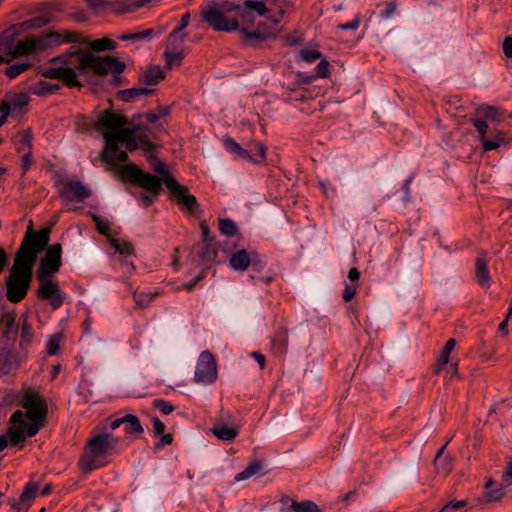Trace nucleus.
Here are the masks:
<instances>
[{
    "label": "nucleus",
    "mask_w": 512,
    "mask_h": 512,
    "mask_svg": "<svg viewBox=\"0 0 512 512\" xmlns=\"http://www.w3.org/2000/svg\"><path fill=\"white\" fill-rule=\"evenodd\" d=\"M128 151H134L136 149H142L146 152H151L154 149L153 143L149 137L144 134H139L130 141L125 142Z\"/></svg>",
    "instance_id": "obj_30"
},
{
    "label": "nucleus",
    "mask_w": 512,
    "mask_h": 512,
    "mask_svg": "<svg viewBox=\"0 0 512 512\" xmlns=\"http://www.w3.org/2000/svg\"><path fill=\"white\" fill-rule=\"evenodd\" d=\"M28 39L35 54L50 49L46 33L40 34L39 36H30Z\"/></svg>",
    "instance_id": "obj_36"
},
{
    "label": "nucleus",
    "mask_w": 512,
    "mask_h": 512,
    "mask_svg": "<svg viewBox=\"0 0 512 512\" xmlns=\"http://www.w3.org/2000/svg\"><path fill=\"white\" fill-rule=\"evenodd\" d=\"M60 86L58 84L48 83L46 81H41L37 88L34 89V94L36 95H47L55 93L59 90Z\"/></svg>",
    "instance_id": "obj_46"
},
{
    "label": "nucleus",
    "mask_w": 512,
    "mask_h": 512,
    "mask_svg": "<svg viewBox=\"0 0 512 512\" xmlns=\"http://www.w3.org/2000/svg\"><path fill=\"white\" fill-rule=\"evenodd\" d=\"M60 190V196L69 201H83L91 196V190L80 181H66Z\"/></svg>",
    "instance_id": "obj_19"
},
{
    "label": "nucleus",
    "mask_w": 512,
    "mask_h": 512,
    "mask_svg": "<svg viewBox=\"0 0 512 512\" xmlns=\"http://www.w3.org/2000/svg\"><path fill=\"white\" fill-rule=\"evenodd\" d=\"M85 44H88V46L94 50V51H97V52H100V51H111V50H114L115 47H116V43L109 39V38H101V39H97V40H94L92 42H87Z\"/></svg>",
    "instance_id": "obj_38"
},
{
    "label": "nucleus",
    "mask_w": 512,
    "mask_h": 512,
    "mask_svg": "<svg viewBox=\"0 0 512 512\" xmlns=\"http://www.w3.org/2000/svg\"><path fill=\"white\" fill-rule=\"evenodd\" d=\"M150 1L151 0H135L132 5H124L123 3H121V8L115 9V13L122 14V13L134 11V10L144 6L145 4L149 3Z\"/></svg>",
    "instance_id": "obj_54"
},
{
    "label": "nucleus",
    "mask_w": 512,
    "mask_h": 512,
    "mask_svg": "<svg viewBox=\"0 0 512 512\" xmlns=\"http://www.w3.org/2000/svg\"><path fill=\"white\" fill-rule=\"evenodd\" d=\"M503 52L507 58H512V36H507L503 41Z\"/></svg>",
    "instance_id": "obj_64"
},
{
    "label": "nucleus",
    "mask_w": 512,
    "mask_h": 512,
    "mask_svg": "<svg viewBox=\"0 0 512 512\" xmlns=\"http://www.w3.org/2000/svg\"><path fill=\"white\" fill-rule=\"evenodd\" d=\"M265 263L264 259L254 250H246L244 248L231 253L229 257V266L237 272H244L250 266L259 271L264 267Z\"/></svg>",
    "instance_id": "obj_13"
},
{
    "label": "nucleus",
    "mask_w": 512,
    "mask_h": 512,
    "mask_svg": "<svg viewBox=\"0 0 512 512\" xmlns=\"http://www.w3.org/2000/svg\"><path fill=\"white\" fill-rule=\"evenodd\" d=\"M475 276L478 284L482 287L491 285V277L488 270V262L485 256H479L475 263Z\"/></svg>",
    "instance_id": "obj_26"
},
{
    "label": "nucleus",
    "mask_w": 512,
    "mask_h": 512,
    "mask_svg": "<svg viewBox=\"0 0 512 512\" xmlns=\"http://www.w3.org/2000/svg\"><path fill=\"white\" fill-rule=\"evenodd\" d=\"M51 228L45 227L34 231L33 221L29 220L27 231L17 250V253L38 256L48 246Z\"/></svg>",
    "instance_id": "obj_7"
},
{
    "label": "nucleus",
    "mask_w": 512,
    "mask_h": 512,
    "mask_svg": "<svg viewBox=\"0 0 512 512\" xmlns=\"http://www.w3.org/2000/svg\"><path fill=\"white\" fill-rule=\"evenodd\" d=\"M300 57L307 63H314L322 57L321 52L313 49H302L299 52Z\"/></svg>",
    "instance_id": "obj_50"
},
{
    "label": "nucleus",
    "mask_w": 512,
    "mask_h": 512,
    "mask_svg": "<svg viewBox=\"0 0 512 512\" xmlns=\"http://www.w3.org/2000/svg\"><path fill=\"white\" fill-rule=\"evenodd\" d=\"M88 7L96 12L100 13L102 11L112 9L115 12V9L121 8V2L118 0H85Z\"/></svg>",
    "instance_id": "obj_31"
},
{
    "label": "nucleus",
    "mask_w": 512,
    "mask_h": 512,
    "mask_svg": "<svg viewBox=\"0 0 512 512\" xmlns=\"http://www.w3.org/2000/svg\"><path fill=\"white\" fill-rule=\"evenodd\" d=\"M123 425H125L124 431L128 437L137 439L144 432V428L141 425L139 418L135 414H125Z\"/></svg>",
    "instance_id": "obj_25"
},
{
    "label": "nucleus",
    "mask_w": 512,
    "mask_h": 512,
    "mask_svg": "<svg viewBox=\"0 0 512 512\" xmlns=\"http://www.w3.org/2000/svg\"><path fill=\"white\" fill-rule=\"evenodd\" d=\"M145 128L141 125L134 126L133 128H126L121 126L116 133L107 135V145L101 153V160L109 166L108 170L116 169L121 166L122 163L128 161V154L125 151L118 150V143H125L130 141L137 135L141 134V131Z\"/></svg>",
    "instance_id": "obj_5"
},
{
    "label": "nucleus",
    "mask_w": 512,
    "mask_h": 512,
    "mask_svg": "<svg viewBox=\"0 0 512 512\" xmlns=\"http://www.w3.org/2000/svg\"><path fill=\"white\" fill-rule=\"evenodd\" d=\"M356 291H357V283H346L345 285V288L343 290V299L346 301V302H349L351 301L354 296L356 295Z\"/></svg>",
    "instance_id": "obj_59"
},
{
    "label": "nucleus",
    "mask_w": 512,
    "mask_h": 512,
    "mask_svg": "<svg viewBox=\"0 0 512 512\" xmlns=\"http://www.w3.org/2000/svg\"><path fill=\"white\" fill-rule=\"evenodd\" d=\"M154 92H155V89L144 88V87L129 88V89L120 90L117 93V97L124 102H133L135 99H137L141 96H150V95L154 94Z\"/></svg>",
    "instance_id": "obj_29"
},
{
    "label": "nucleus",
    "mask_w": 512,
    "mask_h": 512,
    "mask_svg": "<svg viewBox=\"0 0 512 512\" xmlns=\"http://www.w3.org/2000/svg\"><path fill=\"white\" fill-rule=\"evenodd\" d=\"M481 142L484 151L498 149L501 144L505 143L504 133L502 131H497L493 139H488L485 137L481 140Z\"/></svg>",
    "instance_id": "obj_37"
},
{
    "label": "nucleus",
    "mask_w": 512,
    "mask_h": 512,
    "mask_svg": "<svg viewBox=\"0 0 512 512\" xmlns=\"http://www.w3.org/2000/svg\"><path fill=\"white\" fill-rule=\"evenodd\" d=\"M116 169L122 181L131 182L148 191L153 196L160 194L163 183L157 176L143 172L137 165L132 163L125 164Z\"/></svg>",
    "instance_id": "obj_6"
},
{
    "label": "nucleus",
    "mask_w": 512,
    "mask_h": 512,
    "mask_svg": "<svg viewBox=\"0 0 512 512\" xmlns=\"http://www.w3.org/2000/svg\"><path fill=\"white\" fill-rule=\"evenodd\" d=\"M217 377L216 363L211 353L202 352L198 358L195 380L199 383H211Z\"/></svg>",
    "instance_id": "obj_17"
},
{
    "label": "nucleus",
    "mask_w": 512,
    "mask_h": 512,
    "mask_svg": "<svg viewBox=\"0 0 512 512\" xmlns=\"http://www.w3.org/2000/svg\"><path fill=\"white\" fill-rule=\"evenodd\" d=\"M153 406L160 410L164 415H169L175 410V407L170 402L163 399H155L153 401Z\"/></svg>",
    "instance_id": "obj_53"
},
{
    "label": "nucleus",
    "mask_w": 512,
    "mask_h": 512,
    "mask_svg": "<svg viewBox=\"0 0 512 512\" xmlns=\"http://www.w3.org/2000/svg\"><path fill=\"white\" fill-rule=\"evenodd\" d=\"M14 45L9 37L0 35V56L6 58L5 63H9L15 58L13 53Z\"/></svg>",
    "instance_id": "obj_34"
},
{
    "label": "nucleus",
    "mask_w": 512,
    "mask_h": 512,
    "mask_svg": "<svg viewBox=\"0 0 512 512\" xmlns=\"http://www.w3.org/2000/svg\"><path fill=\"white\" fill-rule=\"evenodd\" d=\"M477 114L495 123H503L512 119V112H508L500 107L482 104L477 107Z\"/></svg>",
    "instance_id": "obj_21"
},
{
    "label": "nucleus",
    "mask_w": 512,
    "mask_h": 512,
    "mask_svg": "<svg viewBox=\"0 0 512 512\" xmlns=\"http://www.w3.org/2000/svg\"><path fill=\"white\" fill-rule=\"evenodd\" d=\"M61 335L55 334L53 335L47 344V354L48 355H56L60 349Z\"/></svg>",
    "instance_id": "obj_52"
},
{
    "label": "nucleus",
    "mask_w": 512,
    "mask_h": 512,
    "mask_svg": "<svg viewBox=\"0 0 512 512\" xmlns=\"http://www.w3.org/2000/svg\"><path fill=\"white\" fill-rule=\"evenodd\" d=\"M272 349L274 353L283 355L288 347V329L280 327L272 338Z\"/></svg>",
    "instance_id": "obj_28"
},
{
    "label": "nucleus",
    "mask_w": 512,
    "mask_h": 512,
    "mask_svg": "<svg viewBox=\"0 0 512 512\" xmlns=\"http://www.w3.org/2000/svg\"><path fill=\"white\" fill-rule=\"evenodd\" d=\"M244 5L248 11H255L260 16L264 15L267 11V8L263 1L247 0V1H245Z\"/></svg>",
    "instance_id": "obj_47"
},
{
    "label": "nucleus",
    "mask_w": 512,
    "mask_h": 512,
    "mask_svg": "<svg viewBox=\"0 0 512 512\" xmlns=\"http://www.w3.org/2000/svg\"><path fill=\"white\" fill-rule=\"evenodd\" d=\"M270 21L273 25V31L262 32L259 29L256 31H248L247 28H240L237 20L226 18V32L238 30L241 33V38L244 43L252 46L258 42L265 41L277 30L278 19H272Z\"/></svg>",
    "instance_id": "obj_16"
},
{
    "label": "nucleus",
    "mask_w": 512,
    "mask_h": 512,
    "mask_svg": "<svg viewBox=\"0 0 512 512\" xmlns=\"http://www.w3.org/2000/svg\"><path fill=\"white\" fill-rule=\"evenodd\" d=\"M158 294V292H135L133 297L138 308H145L155 299L156 296H158Z\"/></svg>",
    "instance_id": "obj_41"
},
{
    "label": "nucleus",
    "mask_w": 512,
    "mask_h": 512,
    "mask_svg": "<svg viewBox=\"0 0 512 512\" xmlns=\"http://www.w3.org/2000/svg\"><path fill=\"white\" fill-rule=\"evenodd\" d=\"M290 508L294 512H320L319 507L309 500L302 502L291 501Z\"/></svg>",
    "instance_id": "obj_40"
},
{
    "label": "nucleus",
    "mask_w": 512,
    "mask_h": 512,
    "mask_svg": "<svg viewBox=\"0 0 512 512\" xmlns=\"http://www.w3.org/2000/svg\"><path fill=\"white\" fill-rule=\"evenodd\" d=\"M261 467L262 466L260 463L253 462V463L249 464L242 472L236 474L234 480L236 482L246 480V479L252 477L253 475H255L257 472H259Z\"/></svg>",
    "instance_id": "obj_43"
},
{
    "label": "nucleus",
    "mask_w": 512,
    "mask_h": 512,
    "mask_svg": "<svg viewBox=\"0 0 512 512\" xmlns=\"http://www.w3.org/2000/svg\"><path fill=\"white\" fill-rule=\"evenodd\" d=\"M226 150L229 151L236 160L261 164L266 160V147L263 143L254 142L249 144L248 148L241 147L234 139L226 138Z\"/></svg>",
    "instance_id": "obj_8"
},
{
    "label": "nucleus",
    "mask_w": 512,
    "mask_h": 512,
    "mask_svg": "<svg viewBox=\"0 0 512 512\" xmlns=\"http://www.w3.org/2000/svg\"><path fill=\"white\" fill-rule=\"evenodd\" d=\"M31 67V64L30 63H16V64H12L10 66H8L6 69H5V74L10 78V79H14L15 77H17L18 75H20L21 73L25 72L26 70H28L29 68Z\"/></svg>",
    "instance_id": "obj_45"
},
{
    "label": "nucleus",
    "mask_w": 512,
    "mask_h": 512,
    "mask_svg": "<svg viewBox=\"0 0 512 512\" xmlns=\"http://www.w3.org/2000/svg\"><path fill=\"white\" fill-rule=\"evenodd\" d=\"M163 56L166 61V67L168 69H172L174 67H179L181 65L182 60L184 58V53L182 51H170L167 48Z\"/></svg>",
    "instance_id": "obj_35"
},
{
    "label": "nucleus",
    "mask_w": 512,
    "mask_h": 512,
    "mask_svg": "<svg viewBox=\"0 0 512 512\" xmlns=\"http://www.w3.org/2000/svg\"><path fill=\"white\" fill-rule=\"evenodd\" d=\"M201 230L202 243L204 245H212V242H216L214 237L210 234V229L205 220H202L199 224Z\"/></svg>",
    "instance_id": "obj_51"
},
{
    "label": "nucleus",
    "mask_w": 512,
    "mask_h": 512,
    "mask_svg": "<svg viewBox=\"0 0 512 512\" xmlns=\"http://www.w3.org/2000/svg\"><path fill=\"white\" fill-rule=\"evenodd\" d=\"M329 67H330V64L328 61L326 60H322L320 61L314 71H315V75L317 77H320V78H325L329 75Z\"/></svg>",
    "instance_id": "obj_58"
},
{
    "label": "nucleus",
    "mask_w": 512,
    "mask_h": 512,
    "mask_svg": "<svg viewBox=\"0 0 512 512\" xmlns=\"http://www.w3.org/2000/svg\"><path fill=\"white\" fill-rule=\"evenodd\" d=\"M126 124L127 119L124 116L113 113L111 110H105L92 124V128L102 133L104 143L107 145V135L109 133H116L121 126H125Z\"/></svg>",
    "instance_id": "obj_15"
},
{
    "label": "nucleus",
    "mask_w": 512,
    "mask_h": 512,
    "mask_svg": "<svg viewBox=\"0 0 512 512\" xmlns=\"http://www.w3.org/2000/svg\"><path fill=\"white\" fill-rule=\"evenodd\" d=\"M467 505L466 500H453L447 503L439 512H451L452 510H457L463 508Z\"/></svg>",
    "instance_id": "obj_60"
},
{
    "label": "nucleus",
    "mask_w": 512,
    "mask_h": 512,
    "mask_svg": "<svg viewBox=\"0 0 512 512\" xmlns=\"http://www.w3.org/2000/svg\"><path fill=\"white\" fill-rule=\"evenodd\" d=\"M200 17L214 31H224V0H207L201 6Z\"/></svg>",
    "instance_id": "obj_11"
},
{
    "label": "nucleus",
    "mask_w": 512,
    "mask_h": 512,
    "mask_svg": "<svg viewBox=\"0 0 512 512\" xmlns=\"http://www.w3.org/2000/svg\"><path fill=\"white\" fill-rule=\"evenodd\" d=\"M473 125L476 128L477 132L480 134L481 140L485 138V135L488 130V124L485 120L476 119L473 121Z\"/></svg>",
    "instance_id": "obj_61"
},
{
    "label": "nucleus",
    "mask_w": 512,
    "mask_h": 512,
    "mask_svg": "<svg viewBox=\"0 0 512 512\" xmlns=\"http://www.w3.org/2000/svg\"><path fill=\"white\" fill-rule=\"evenodd\" d=\"M190 22V13L186 12L182 15L180 24L177 28H175L170 34V38H179L180 41H184L186 38V33H182L181 31L185 29Z\"/></svg>",
    "instance_id": "obj_42"
},
{
    "label": "nucleus",
    "mask_w": 512,
    "mask_h": 512,
    "mask_svg": "<svg viewBox=\"0 0 512 512\" xmlns=\"http://www.w3.org/2000/svg\"><path fill=\"white\" fill-rule=\"evenodd\" d=\"M217 245V242H212V245H195L190 254L191 262L204 268L210 267L217 257Z\"/></svg>",
    "instance_id": "obj_18"
},
{
    "label": "nucleus",
    "mask_w": 512,
    "mask_h": 512,
    "mask_svg": "<svg viewBox=\"0 0 512 512\" xmlns=\"http://www.w3.org/2000/svg\"><path fill=\"white\" fill-rule=\"evenodd\" d=\"M21 338L27 343L31 342L33 339L32 326L26 318L21 325Z\"/></svg>",
    "instance_id": "obj_57"
},
{
    "label": "nucleus",
    "mask_w": 512,
    "mask_h": 512,
    "mask_svg": "<svg viewBox=\"0 0 512 512\" xmlns=\"http://www.w3.org/2000/svg\"><path fill=\"white\" fill-rule=\"evenodd\" d=\"M0 328L3 337L6 339H15L17 335L16 314L13 311H5L0 315Z\"/></svg>",
    "instance_id": "obj_23"
},
{
    "label": "nucleus",
    "mask_w": 512,
    "mask_h": 512,
    "mask_svg": "<svg viewBox=\"0 0 512 512\" xmlns=\"http://www.w3.org/2000/svg\"><path fill=\"white\" fill-rule=\"evenodd\" d=\"M30 101L31 98L27 93H7L0 102V127L6 122L9 115L22 116Z\"/></svg>",
    "instance_id": "obj_9"
},
{
    "label": "nucleus",
    "mask_w": 512,
    "mask_h": 512,
    "mask_svg": "<svg viewBox=\"0 0 512 512\" xmlns=\"http://www.w3.org/2000/svg\"><path fill=\"white\" fill-rule=\"evenodd\" d=\"M20 405L25 412L16 410L11 415V426L7 436H0V452L8 446V439L11 445L22 447L26 437L35 436L46 424L48 406L46 400L35 388L23 389Z\"/></svg>",
    "instance_id": "obj_2"
},
{
    "label": "nucleus",
    "mask_w": 512,
    "mask_h": 512,
    "mask_svg": "<svg viewBox=\"0 0 512 512\" xmlns=\"http://www.w3.org/2000/svg\"><path fill=\"white\" fill-rule=\"evenodd\" d=\"M446 445H443L436 453L434 458L435 468L438 474L443 476H447L452 468L453 462L452 457L448 454H445Z\"/></svg>",
    "instance_id": "obj_24"
},
{
    "label": "nucleus",
    "mask_w": 512,
    "mask_h": 512,
    "mask_svg": "<svg viewBox=\"0 0 512 512\" xmlns=\"http://www.w3.org/2000/svg\"><path fill=\"white\" fill-rule=\"evenodd\" d=\"M233 237L237 238L238 240L241 239L239 228L234 221L226 218V238H233Z\"/></svg>",
    "instance_id": "obj_56"
},
{
    "label": "nucleus",
    "mask_w": 512,
    "mask_h": 512,
    "mask_svg": "<svg viewBox=\"0 0 512 512\" xmlns=\"http://www.w3.org/2000/svg\"><path fill=\"white\" fill-rule=\"evenodd\" d=\"M36 277L39 282L37 296L49 300L54 310L60 308L66 299V294L60 290L58 282L52 280L49 275L36 274Z\"/></svg>",
    "instance_id": "obj_10"
},
{
    "label": "nucleus",
    "mask_w": 512,
    "mask_h": 512,
    "mask_svg": "<svg viewBox=\"0 0 512 512\" xmlns=\"http://www.w3.org/2000/svg\"><path fill=\"white\" fill-rule=\"evenodd\" d=\"M505 495V488L499 487L494 490L487 491L484 495L487 502H497L501 500Z\"/></svg>",
    "instance_id": "obj_55"
},
{
    "label": "nucleus",
    "mask_w": 512,
    "mask_h": 512,
    "mask_svg": "<svg viewBox=\"0 0 512 512\" xmlns=\"http://www.w3.org/2000/svg\"><path fill=\"white\" fill-rule=\"evenodd\" d=\"M44 250L45 254L40 259L36 274L53 276L62 266V245L53 244Z\"/></svg>",
    "instance_id": "obj_14"
},
{
    "label": "nucleus",
    "mask_w": 512,
    "mask_h": 512,
    "mask_svg": "<svg viewBox=\"0 0 512 512\" xmlns=\"http://www.w3.org/2000/svg\"><path fill=\"white\" fill-rule=\"evenodd\" d=\"M30 504L22 502L20 498L18 500L11 501V508L13 512H26L29 509Z\"/></svg>",
    "instance_id": "obj_63"
},
{
    "label": "nucleus",
    "mask_w": 512,
    "mask_h": 512,
    "mask_svg": "<svg viewBox=\"0 0 512 512\" xmlns=\"http://www.w3.org/2000/svg\"><path fill=\"white\" fill-rule=\"evenodd\" d=\"M164 79V73L160 66L154 65L139 75V82L146 86H154Z\"/></svg>",
    "instance_id": "obj_27"
},
{
    "label": "nucleus",
    "mask_w": 512,
    "mask_h": 512,
    "mask_svg": "<svg viewBox=\"0 0 512 512\" xmlns=\"http://www.w3.org/2000/svg\"><path fill=\"white\" fill-rule=\"evenodd\" d=\"M109 242L115 251L121 255L131 256L134 253L133 245L126 240L110 237Z\"/></svg>",
    "instance_id": "obj_33"
},
{
    "label": "nucleus",
    "mask_w": 512,
    "mask_h": 512,
    "mask_svg": "<svg viewBox=\"0 0 512 512\" xmlns=\"http://www.w3.org/2000/svg\"><path fill=\"white\" fill-rule=\"evenodd\" d=\"M50 49L65 43L85 44L86 40L81 33L70 30L52 31L46 33Z\"/></svg>",
    "instance_id": "obj_20"
},
{
    "label": "nucleus",
    "mask_w": 512,
    "mask_h": 512,
    "mask_svg": "<svg viewBox=\"0 0 512 512\" xmlns=\"http://www.w3.org/2000/svg\"><path fill=\"white\" fill-rule=\"evenodd\" d=\"M151 166L153 171L158 175V178L167 188L169 179H176L171 173L168 166L156 158H151Z\"/></svg>",
    "instance_id": "obj_32"
},
{
    "label": "nucleus",
    "mask_w": 512,
    "mask_h": 512,
    "mask_svg": "<svg viewBox=\"0 0 512 512\" xmlns=\"http://www.w3.org/2000/svg\"><path fill=\"white\" fill-rule=\"evenodd\" d=\"M49 62L53 66L42 69L40 74L47 79L59 80L70 88L81 87L78 75L93 73L103 77L108 73L120 74L126 68L124 62L113 56H97L76 48H70Z\"/></svg>",
    "instance_id": "obj_1"
},
{
    "label": "nucleus",
    "mask_w": 512,
    "mask_h": 512,
    "mask_svg": "<svg viewBox=\"0 0 512 512\" xmlns=\"http://www.w3.org/2000/svg\"><path fill=\"white\" fill-rule=\"evenodd\" d=\"M37 490H38V484L35 482H29L25 486L24 490L22 491V493L19 497L20 500L22 502H26V503L30 504L31 501L35 498Z\"/></svg>",
    "instance_id": "obj_44"
},
{
    "label": "nucleus",
    "mask_w": 512,
    "mask_h": 512,
    "mask_svg": "<svg viewBox=\"0 0 512 512\" xmlns=\"http://www.w3.org/2000/svg\"><path fill=\"white\" fill-rule=\"evenodd\" d=\"M20 365L17 357L9 347L0 349V371L3 374H10L15 372Z\"/></svg>",
    "instance_id": "obj_22"
},
{
    "label": "nucleus",
    "mask_w": 512,
    "mask_h": 512,
    "mask_svg": "<svg viewBox=\"0 0 512 512\" xmlns=\"http://www.w3.org/2000/svg\"><path fill=\"white\" fill-rule=\"evenodd\" d=\"M118 441L119 438L106 432L92 434L78 462L81 472L89 473L106 466L111 461V455L117 452Z\"/></svg>",
    "instance_id": "obj_3"
},
{
    "label": "nucleus",
    "mask_w": 512,
    "mask_h": 512,
    "mask_svg": "<svg viewBox=\"0 0 512 512\" xmlns=\"http://www.w3.org/2000/svg\"><path fill=\"white\" fill-rule=\"evenodd\" d=\"M13 53L15 58L35 54L28 37L20 40L16 45H14Z\"/></svg>",
    "instance_id": "obj_39"
},
{
    "label": "nucleus",
    "mask_w": 512,
    "mask_h": 512,
    "mask_svg": "<svg viewBox=\"0 0 512 512\" xmlns=\"http://www.w3.org/2000/svg\"><path fill=\"white\" fill-rule=\"evenodd\" d=\"M167 190L180 208L191 216H198L201 212L195 196L188 193L186 187L180 185L176 179H169Z\"/></svg>",
    "instance_id": "obj_12"
},
{
    "label": "nucleus",
    "mask_w": 512,
    "mask_h": 512,
    "mask_svg": "<svg viewBox=\"0 0 512 512\" xmlns=\"http://www.w3.org/2000/svg\"><path fill=\"white\" fill-rule=\"evenodd\" d=\"M17 145L20 149L27 147L30 151L32 146V134L29 130H25L17 135Z\"/></svg>",
    "instance_id": "obj_49"
},
{
    "label": "nucleus",
    "mask_w": 512,
    "mask_h": 512,
    "mask_svg": "<svg viewBox=\"0 0 512 512\" xmlns=\"http://www.w3.org/2000/svg\"><path fill=\"white\" fill-rule=\"evenodd\" d=\"M94 220L96 222L97 229L99 233L102 235H109L110 225L107 221L100 219L98 216H94Z\"/></svg>",
    "instance_id": "obj_62"
},
{
    "label": "nucleus",
    "mask_w": 512,
    "mask_h": 512,
    "mask_svg": "<svg viewBox=\"0 0 512 512\" xmlns=\"http://www.w3.org/2000/svg\"><path fill=\"white\" fill-rule=\"evenodd\" d=\"M241 427L240 422L226 421V442L232 441L238 435Z\"/></svg>",
    "instance_id": "obj_48"
},
{
    "label": "nucleus",
    "mask_w": 512,
    "mask_h": 512,
    "mask_svg": "<svg viewBox=\"0 0 512 512\" xmlns=\"http://www.w3.org/2000/svg\"><path fill=\"white\" fill-rule=\"evenodd\" d=\"M36 261L37 256L16 252L13 265L6 278V297L10 302L19 303L26 297Z\"/></svg>",
    "instance_id": "obj_4"
}]
</instances>
